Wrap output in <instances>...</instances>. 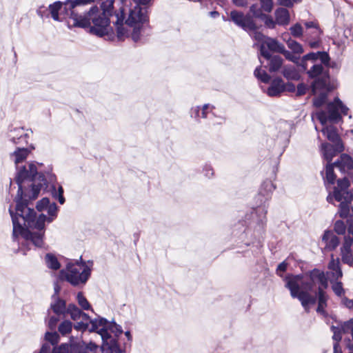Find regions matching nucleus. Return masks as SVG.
<instances>
[{
  "label": "nucleus",
  "mask_w": 353,
  "mask_h": 353,
  "mask_svg": "<svg viewBox=\"0 0 353 353\" xmlns=\"http://www.w3.org/2000/svg\"><path fill=\"white\" fill-rule=\"evenodd\" d=\"M307 61L309 59H305L304 55L300 59L299 57H298L297 62L294 63L298 67L300 68V71L302 73H305L307 75V72H309V69H307Z\"/></svg>",
  "instance_id": "864d4df0"
},
{
  "label": "nucleus",
  "mask_w": 353,
  "mask_h": 353,
  "mask_svg": "<svg viewBox=\"0 0 353 353\" xmlns=\"http://www.w3.org/2000/svg\"><path fill=\"white\" fill-rule=\"evenodd\" d=\"M44 340L47 341L50 345H52L53 347L58 345L60 341L59 334L55 330L53 331H47L44 335Z\"/></svg>",
  "instance_id": "4c0bfd02"
},
{
  "label": "nucleus",
  "mask_w": 353,
  "mask_h": 353,
  "mask_svg": "<svg viewBox=\"0 0 353 353\" xmlns=\"http://www.w3.org/2000/svg\"><path fill=\"white\" fill-rule=\"evenodd\" d=\"M73 327V323L70 320H63L58 326V332L62 336L70 334Z\"/></svg>",
  "instance_id": "a19ab883"
},
{
  "label": "nucleus",
  "mask_w": 353,
  "mask_h": 353,
  "mask_svg": "<svg viewBox=\"0 0 353 353\" xmlns=\"http://www.w3.org/2000/svg\"><path fill=\"white\" fill-rule=\"evenodd\" d=\"M119 12L116 14L117 20L113 22L115 27V41L123 42L125 39L131 38L134 43H138L141 39V32L146 26V23L136 22L133 26L125 23L126 14L125 5L119 4Z\"/></svg>",
  "instance_id": "423d86ee"
},
{
  "label": "nucleus",
  "mask_w": 353,
  "mask_h": 353,
  "mask_svg": "<svg viewBox=\"0 0 353 353\" xmlns=\"http://www.w3.org/2000/svg\"><path fill=\"white\" fill-rule=\"evenodd\" d=\"M57 176L52 172V165H50L46 170H40L34 180L30 181L22 188L21 199L17 192L14 201L16 204L19 202L27 203L28 207L38 198L43 190L44 192H50L53 199L57 200L61 205H63L65 202L64 189L60 184L57 186Z\"/></svg>",
  "instance_id": "f03ea898"
},
{
  "label": "nucleus",
  "mask_w": 353,
  "mask_h": 353,
  "mask_svg": "<svg viewBox=\"0 0 353 353\" xmlns=\"http://www.w3.org/2000/svg\"><path fill=\"white\" fill-rule=\"evenodd\" d=\"M330 272H325L323 270H321L316 268L309 270L306 272L305 275L309 277V279L311 280L312 282H319L321 281L324 276H325L327 274H329Z\"/></svg>",
  "instance_id": "473e14b6"
},
{
  "label": "nucleus",
  "mask_w": 353,
  "mask_h": 353,
  "mask_svg": "<svg viewBox=\"0 0 353 353\" xmlns=\"http://www.w3.org/2000/svg\"><path fill=\"white\" fill-rule=\"evenodd\" d=\"M261 28V26H258L256 24V29L254 30H250V32H253V36H252V38L257 41L258 42H260L261 43H262L263 42H265V41L266 40V37L268 36H265L261 32H259V30Z\"/></svg>",
  "instance_id": "3c124183"
},
{
  "label": "nucleus",
  "mask_w": 353,
  "mask_h": 353,
  "mask_svg": "<svg viewBox=\"0 0 353 353\" xmlns=\"http://www.w3.org/2000/svg\"><path fill=\"white\" fill-rule=\"evenodd\" d=\"M281 73L288 81H299L302 78L300 72L292 65H285Z\"/></svg>",
  "instance_id": "bb28decb"
},
{
  "label": "nucleus",
  "mask_w": 353,
  "mask_h": 353,
  "mask_svg": "<svg viewBox=\"0 0 353 353\" xmlns=\"http://www.w3.org/2000/svg\"><path fill=\"white\" fill-rule=\"evenodd\" d=\"M91 273L92 268L90 266H85L81 272L77 268H74L70 272L62 269L59 272L58 279L62 281H65L71 285L77 287L81 284L85 285L91 276Z\"/></svg>",
  "instance_id": "9d476101"
},
{
  "label": "nucleus",
  "mask_w": 353,
  "mask_h": 353,
  "mask_svg": "<svg viewBox=\"0 0 353 353\" xmlns=\"http://www.w3.org/2000/svg\"><path fill=\"white\" fill-rule=\"evenodd\" d=\"M30 154V150L24 147H17L11 154L14 157V164L16 173L14 181L18 186V196L21 198L22 188L26 185V183L33 181L35 176L39 174L40 170L36 167L35 162H30L28 164V168L26 165H19L20 163L23 162Z\"/></svg>",
  "instance_id": "39448f33"
},
{
  "label": "nucleus",
  "mask_w": 353,
  "mask_h": 353,
  "mask_svg": "<svg viewBox=\"0 0 353 353\" xmlns=\"http://www.w3.org/2000/svg\"><path fill=\"white\" fill-rule=\"evenodd\" d=\"M275 20L277 25L285 26L289 24L290 21V14L289 10L283 7H279L274 11Z\"/></svg>",
  "instance_id": "a878e982"
},
{
  "label": "nucleus",
  "mask_w": 353,
  "mask_h": 353,
  "mask_svg": "<svg viewBox=\"0 0 353 353\" xmlns=\"http://www.w3.org/2000/svg\"><path fill=\"white\" fill-rule=\"evenodd\" d=\"M81 23H85V25L79 28L84 29L89 34L99 38L106 37L105 39L108 41H115L114 29L110 26V18L101 15L97 6L94 5L84 12Z\"/></svg>",
  "instance_id": "20e7f679"
},
{
  "label": "nucleus",
  "mask_w": 353,
  "mask_h": 353,
  "mask_svg": "<svg viewBox=\"0 0 353 353\" xmlns=\"http://www.w3.org/2000/svg\"><path fill=\"white\" fill-rule=\"evenodd\" d=\"M266 90V94L270 97H279L284 92V81L280 77L274 78Z\"/></svg>",
  "instance_id": "5701e85b"
},
{
  "label": "nucleus",
  "mask_w": 353,
  "mask_h": 353,
  "mask_svg": "<svg viewBox=\"0 0 353 353\" xmlns=\"http://www.w3.org/2000/svg\"><path fill=\"white\" fill-rule=\"evenodd\" d=\"M341 330L343 334L350 333L353 332V319L348 321L341 322Z\"/></svg>",
  "instance_id": "5fc2aeb1"
},
{
  "label": "nucleus",
  "mask_w": 353,
  "mask_h": 353,
  "mask_svg": "<svg viewBox=\"0 0 353 353\" xmlns=\"http://www.w3.org/2000/svg\"><path fill=\"white\" fill-rule=\"evenodd\" d=\"M280 54H282L288 61H290L294 63L298 61V57L294 55L292 52L287 50L285 46L281 51Z\"/></svg>",
  "instance_id": "13d9d810"
},
{
  "label": "nucleus",
  "mask_w": 353,
  "mask_h": 353,
  "mask_svg": "<svg viewBox=\"0 0 353 353\" xmlns=\"http://www.w3.org/2000/svg\"><path fill=\"white\" fill-rule=\"evenodd\" d=\"M318 302V305H317V307H316V312L319 313V314H322L323 316H327V312L325 311V308L327 307V301H321V300H317Z\"/></svg>",
  "instance_id": "680f3d73"
},
{
  "label": "nucleus",
  "mask_w": 353,
  "mask_h": 353,
  "mask_svg": "<svg viewBox=\"0 0 353 353\" xmlns=\"http://www.w3.org/2000/svg\"><path fill=\"white\" fill-rule=\"evenodd\" d=\"M347 229L345 222L341 219L336 220L334 223L333 231L338 235H344Z\"/></svg>",
  "instance_id": "c03bdc74"
},
{
  "label": "nucleus",
  "mask_w": 353,
  "mask_h": 353,
  "mask_svg": "<svg viewBox=\"0 0 353 353\" xmlns=\"http://www.w3.org/2000/svg\"><path fill=\"white\" fill-rule=\"evenodd\" d=\"M323 34V30H319V32H314L312 37L313 40L307 41V44L310 48L312 49H316L321 47L322 44L321 35Z\"/></svg>",
  "instance_id": "37998d69"
},
{
  "label": "nucleus",
  "mask_w": 353,
  "mask_h": 353,
  "mask_svg": "<svg viewBox=\"0 0 353 353\" xmlns=\"http://www.w3.org/2000/svg\"><path fill=\"white\" fill-rule=\"evenodd\" d=\"M323 180L326 189L330 188V185H334L336 183V175L330 163L325 165V176H323Z\"/></svg>",
  "instance_id": "c756f323"
},
{
  "label": "nucleus",
  "mask_w": 353,
  "mask_h": 353,
  "mask_svg": "<svg viewBox=\"0 0 353 353\" xmlns=\"http://www.w3.org/2000/svg\"><path fill=\"white\" fill-rule=\"evenodd\" d=\"M102 1L100 3L99 10L100 14L101 15L108 16V17H111L112 16L116 17V14L119 13V8L118 10H115L114 3L116 0H101Z\"/></svg>",
  "instance_id": "393cba45"
},
{
  "label": "nucleus",
  "mask_w": 353,
  "mask_h": 353,
  "mask_svg": "<svg viewBox=\"0 0 353 353\" xmlns=\"http://www.w3.org/2000/svg\"><path fill=\"white\" fill-rule=\"evenodd\" d=\"M332 289L334 294L337 296H342V295L345 293V290L343 287V283L341 281H336L332 285Z\"/></svg>",
  "instance_id": "6e6d98bb"
},
{
  "label": "nucleus",
  "mask_w": 353,
  "mask_h": 353,
  "mask_svg": "<svg viewBox=\"0 0 353 353\" xmlns=\"http://www.w3.org/2000/svg\"><path fill=\"white\" fill-rule=\"evenodd\" d=\"M230 16L232 21L247 32L256 29V23L253 19V14H250V12L244 14L241 11L233 10L230 12Z\"/></svg>",
  "instance_id": "2eb2a0df"
},
{
  "label": "nucleus",
  "mask_w": 353,
  "mask_h": 353,
  "mask_svg": "<svg viewBox=\"0 0 353 353\" xmlns=\"http://www.w3.org/2000/svg\"><path fill=\"white\" fill-rule=\"evenodd\" d=\"M304 278L303 274H288L283 277L285 287L289 290L290 293L301 290L299 282Z\"/></svg>",
  "instance_id": "4be33fe9"
},
{
  "label": "nucleus",
  "mask_w": 353,
  "mask_h": 353,
  "mask_svg": "<svg viewBox=\"0 0 353 353\" xmlns=\"http://www.w3.org/2000/svg\"><path fill=\"white\" fill-rule=\"evenodd\" d=\"M285 34L283 35L284 37ZM283 39L286 41L288 47L292 50L294 54H302L304 52L302 45L298 41L289 38L288 40Z\"/></svg>",
  "instance_id": "e433bc0d"
},
{
  "label": "nucleus",
  "mask_w": 353,
  "mask_h": 353,
  "mask_svg": "<svg viewBox=\"0 0 353 353\" xmlns=\"http://www.w3.org/2000/svg\"><path fill=\"white\" fill-rule=\"evenodd\" d=\"M288 267V263H287L286 260H285V261H282L281 263H280L277 265V268L276 269V274L283 279V277L285 276H283V274L287 271Z\"/></svg>",
  "instance_id": "bf43d9fd"
},
{
  "label": "nucleus",
  "mask_w": 353,
  "mask_h": 353,
  "mask_svg": "<svg viewBox=\"0 0 353 353\" xmlns=\"http://www.w3.org/2000/svg\"><path fill=\"white\" fill-rule=\"evenodd\" d=\"M126 344L122 348L116 340H112L110 344L105 345V353H124Z\"/></svg>",
  "instance_id": "ea45409f"
},
{
  "label": "nucleus",
  "mask_w": 353,
  "mask_h": 353,
  "mask_svg": "<svg viewBox=\"0 0 353 353\" xmlns=\"http://www.w3.org/2000/svg\"><path fill=\"white\" fill-rule=\"evenodd\" d=\"M23 221L32 230H46V222L50 223L55 220L57 216L46 215L41 213L37 216V212L29 205L24 212Z\"/></svg>",
  "instance_id": "9b49d317"
},
{
  "label": "nucleus",
  "mask_w": 353,
  "mask_h": 353,
  "mask_svg": "<svg viewBox=\"0 0 353 353\" xmlns=\"http://www.w3.org/2000/svg\"><path fill=\"white\" fill-rule=\"evenodd\" d=\"M260 56L269 61L268 71L270 73H274L279 71L281 68L283 59L279 55H273L267 50L263 44L259 46Z\"/></svg>",
  "instance_id": "dca6fc26"
},
{
  "label": "nucleus",
  "mask_w": 353,
  "mask_h": 353,
  "mask_svg": "<svg viewBox=\"0 0 353 353\" xmlns=\"http://www.w3.org/2000/svg\"><path fill=\"white\" fill-rule=\"evenodd\" d=\"M63 5L66 6L70 12L69 18L72 21V23H71L72 28L84 26L85 25V23H81L82 19L84 17V12L82 14H79L75 10L77 6H74L72 0L63 1Z\"/></svg>",
  "instance_id": "6ab92c4d"
},
{
  "label": "nucleus",
  "mask_w": 353,
  "mask_h": 353,
  "mask_svg": "<svg viewBox=\"0 0 353 353\" xmlns=\"http://www.w3.org/2000/svg\"><path fill=\"white\" fill-rule=\"evenodd\" d=\"M321 148L323 158L327 161V163H330L334 157L345 150V145L341 144L335 145L327 142H323L321 145Z\"/></svg>",
  "instance_id": "f3484780"
},
{
  "label": "nucleus",
  "mask_w": 353,
  "mask_h": 353,
  "mask_svg": "<svg viewBox=\"0 0 353 353\" xmlns=\"http://www.w3.org/2000/svg\"><path fill=\"white\" fill-rule=\"evenodd\" d=\"M88 323L89 325H91L90 327H88L89 332H94L101 336L102 344L100 349L101 352H104L105 345H108L107 340L111 338L110 333L107 332V329L105 327V325L108 323V320L105 317L97 315V318L90 319Z\"/></svg>",
  "instance_id": "f8f14e48"
},
{
  "label": "nucleus",
  "mask_w": 353,
  "mask_h": 353,
  "mask_svg": "<svg viewBox=\"0 0 353 353\" xmlns=\"http://www.w3.org/2000/svg\"><path fill=\"white\" fill-rule=\"evenodd\" d=\"M275 189L276 186L273 182L270 179H266L262 183L259 190L264 193L265 195H268V196L271 198L272 194Z\"/></svg>",
  "instance_id": "58836bf2"
},
{
  "label": "nucleus",
  "mask_w": 353,
  "mask_h": 353,
  "mask_svg": "<svg viewBox=\"0 0 353 353\" xmlns=\"http://www.w3.org/2000/svg\"><path fill=\"white\" fill-rule=\"evenodd\" d=\"M290 296L293 299H297L301 302L305 311L307 313L310 312V306L316 303V296H314L308 292H303L301 290L292 292V293H290Z\"/></svg>",
  "instance_id": "a211bd4d"
},
{
  "label": "nucleus",
  "mask_w": 353,
  "mask_h": 353,
  "mask_svg": "<svg viewBox=\"0 0 353 353\" xmlns=\"http://www.w3.org/2000/svg\"><path fill=\"white\" fill-rule=\"evenodd\" d=\"M261 44H263L267 50L270 52L280 53L284 47V46L276 39L272 38L270 37H267L265 42H263Z\"/></svg>",
  "instance_id": "cd10ccee"
},
{
  "label": "nucleus",
  "mask_w": 353,
  "mask_h": 353,
  "mask_svg": "<svg viewBox=\"0 0 353 353\" xmlns=\"http://www.w3.org/2000/svg\"><path fill=\"white\" fill-rule=\"evenodd\" d=\"M77 300L78 304L80 305L83 310H91L92 312H94L92 305H90L88 299L85 298V296L83 295L82 292H79L77 293Z\"/></svg>",
  "instance_id": "79ce46f5"
},
{
  "label": "nucleus",
  "mask_w": 353,
  "mask_h": 353,
  "mask_svg": "<svg viewBox=\"0 0 353 353\" xmlns=\"http://www.w3.org/2000/svg\"><path fill=\"white\" fill-rule=\"evenodd\" d=\"M59 210V207L57 205L55 202L50 203L49 207L46 209L48 212V215L50 216H58V211Z\"/></svg>",
  "instance_id": "69168bd1"
},
{
  "label": "nucleus",
  "mask_w": 353,
  "mask_h": 353,
  "mask_svg": "<svg viewBox=\"0 0 353 353\" xmlns=\"http://www.w3.org/2000/svg\"><path fill=\"white\" fill-rule=\"evenodd\" d=\"M339 159L346 168L353 170V158L350 154L342 153Z\"/></svg>",
  "instance_id": "a18cd8bd"
},
{
  "label": "nucleus",
  "mask_w": 353,
  "mask_h": 353,
  "mask_svg": "<svg viewBox=\"0 0 353 353\" xmlns=\"http://www.w3.org/2000/svg\"><path fill=\"white\" fill-rule=\"evenodd\" d=\"M254 75L259 81L264 83H269L272 81L271 76L266 71L262 70L261 66L256 68Z\"/></svg>",
  "instance_id": "c9c22d12"
},
{
  "label": "nucleus",
  "mask_w": 353,
  "mask_h": 353,
  "mask_svg": "<svg viewBox=\"0 0 353 353\" xmlns=\"http://www.w3.org/2000/svg\"><path fill=\"white\" fill-rule=\"evenodd\" d=\"M45 263L50 270L57 271L60 269L61 265L56 255L53 253L48 252L45 255Z\"/></svg>",
  "instance_id": "7c9ffc66"
},
{
  "label": "nucleus",
  "mask_w": 353,
  "mask_h": 353,
  "mask_svg": "<svg viewBox=\"0 0 353 353\" xmlns=\"http://www.w3.org/2000/svg\"><path fill=\"white\" fill-rule=\"evenodd\" d=\"M328 269L331 270L332 272L335 271L336 270L340 269L341 265L339 259L337 258L336 260L334 259L333 255H332V259L328 263L327 265Z\"/></svg>",
  "instance_id": "774afa93"
},
{
  "label": "nucleus",
  "mask_w": 353,
  "mask_h": 353,
  "mask_svg": "<svg viewBox=\"0 0 353 353\" xmlns=\"http://www.w3.org/2000/svg\"><path fill=\"white\" fill-rule=\"evenodd\" d=\"M348 111L349 108L336 97L327 103L325 110H321L316 112V118L322 125H325L327 122L337 124L343 121V116L347 115Z\"/></svg>",
  "instance_id": "6e6552de"
},
{
  "label": "nucleus",
  "mask_w": 353,
  "mask_h": 353,
  "mask_svg": "<svg viewBox=\"0 0 353 353\" xmlns=\"http://www.w3.org/2000/svg\"><path fill=\"white\" fill-rule=\"evenodd\" d=\"M305 59L313 63L312 66L309 69L307 72L308 79H315L313 85L315 84H322L325 83L324 79L335 81L332 78L330 72L327 68L323 67L322 63H326L330 60V54L327 51L310 52L304 55Z\"/></svg>",
  "instance_id": "0eeeda50"
},
{
  "label": "nucleus",
  "mask_w": 353,
  "mask_h": 353,
  "mask_svg": "<svg viewBox=\"0 0 353 353\" xmlns=\"http://www.w3.org/2000/svg\"><path fill=\"white\" fill-rule=\"evenodd\" d=\"M291 34L295 38H300L303 36V29L301 23H296L290 28Z\"/></svg>",
  "instance_id": "09e8293b"
},
{
  "label": "nucleus",
  "mask_w": 353,
  "mask_h": 353,
  "mask_svg": "<svg viewBox=\"0 0 353 353\" xmlns=\"http://www.w3.org/2000/svg\"><path fill=\"white\" fill-rule=\"evenodd\" d=\"M63 5L66 6L70 12L69 18L72 21V23H71L72 28L84 26L85 25V23H81L82 19L84 17V12L82 14H79L75 10L77 6H74L72 0L63 1Z\"/></svg>",
  "instance_id": "aec40b11"
},
{
  "label": "nucleus",
  "mask_w": 353,
  "mask_h": 353,
  "mask_svg": "<svg viewBox=\"0 0 353 353\" xmlns=\"http://www.w3.org/2000/svg\"><path fill=\"white\" fill-rule=\"evenodd\" d=\"M107 332L110 333L111 338L107 340L108 344H110L112 340H116L117 343H119V337L123 332V330L120 325H116V326L108 327L107 329Z\"/></svg>",
  "instance_id": "f704fd0d"
},
{
  "label": "nucleus",
  "mask_w": 353,
  "mask_h": 353,
  "mask_svg": "<svg viewBox=\"0 0 353 353\" xmlns=\"http://www.w3.org/2000/svg\"><path fill=\"white\" fill-rule=\"evenodd\" d=\"M49 205H50V199L48 197H43L37 202L35 208L38 212H43L46 210Z\"/></svg>",
  "instance_id": "de8ad7c7"
},
{
  "label": "nucleus",
  "mask_w": 353,
  "mask_h": 353,
  "mask_svg": "<svg viewBox=\"0 0 353 353\" xmlns=\"http://www.w3.org/2000/svg\"><path fill=\"white\" fill-rule=\"evenodd\" d=\"M69 345L61 343L52 347L51 353H68Z\"/></svg>",
  "instance_id": "e2e57ef3"
},
{
  "label": "nucleus",
  "mask_w": 353,
  "mask_h": 353,
  "mask_svg": "<svg viewBox=\"0 0 353 353\" xmlns=\"http://www.w3.org/2000/svg\"><path fill=\"white\" fill-rule=\"evenodd\" d=\"M312 82L310 85H307L303 82L299 83L296 86V97H299L305 95L309 90L311 91L312 94L315 95L317 94L320 89H326L327 91H333L336 89L334 82L325 79V83L313 85L314 82L316 81L315 79H310Z\"/></svg>",
  "instance_id": "4468645a"
},
{
  "label": "nucleus",
  "mask_w": 353,
  "mask_h": 353,
  "mask_svg": "<svg viewBox=\"0 0 353 353\" xmlns=\"http://www.w3.org/2000/svg\"><path fill=\"white\" fill-rule=\"evenodd\" d=\"M135 6L130 8L125 21L126 24L133 26L136 22L146 23V26L150 28L149 8L154 0H133Z\"/></svg>",
  "instance_id": "1a4fd4ad"
},
{
  "label": "nucleus",
  "mask_w": 353,
  "mask_h": 353,
  "mask_svg": "<svg viewBox=\"0 0 353 353\" xmlns=\"http://www.w3.org/2000/svg\"><path fill=\"white\" fill-rule=\"evenodd\" d=\"M89 323L85 322L83 321H80L73 324V327L78 332H81L82 333L88 330Z\"/></svg>",
  "instance_id": "052dcab7"
},
{
  "label": "nucleus",
  "mask_w": 353,
  "mask_h": 353,
  "mask_svg": "<svg viewBox=\"0 0 353 353\" xmlns=\"http://www.w3.org/2000/svg\"><path fill=\"white\" fill-rule=\"evenodd\" d=\"M54 300V301L50 304V309L57 316L65 315L66 301L59 296H57Z\"/></svg>",
  "instance_id": "c85d7f7f"
},
{
  "label": "nucleus",
  "mask_w": 353,
  "mask_h": 353,
  "mask_svg": "<svg viewBox=\"0 0 353 353\" xmlns=\"http://www.w3.org/2000/svg\"><path fill=\"white\" fill-rule=\"evenodd\" d=\"M336 181L338 189L343 190V192L348 190L351 183L347 177L344 176L342 179H339Z\"/></svg>",
  "instance_id": "8fccbe9b"
},
{
  "label": "nucleus",
  "mask_w": 353,
  "mask_h": 353,
  "mask_svg": "<svg viewBox=\"0 0 353 353\" xmlns=\"http://www.w3.org/2000/svg\"><path fill=\"white\" fill-rule=\"evenodd\" d=\"M321 91L318 97H315L312 100L313 105L316 108L322 107L327 101V95L332 91H327L326 89H320Z\"/></svg>",
  "instance_id": "72a5a7b5"
},
{
  "label": "nucleus",
  "mask_w": 353,
  "mask_h": 353,
  "mask_svg": "<svg viewBox=\"0 0 353 353\" xmlns=\"http://www.w3.org/2000/svg\"><path fill=\"white\" fill-rule=\"evenodd\" d=\"M321 130L323 135L325 136L328 141L332 143V145H344L336 127L333 124L323 125Z\"/></svg>",
  "instance_id": "412c9836"
},
{
  "label": "nucleus",
  "mask_w": 353,
  "mask_h": 353,
  "mask_svg": "<svg viewBox=\"0 0 353 353\" xmlns=\"http://www.w3.org/2000/svg\"><path fill=\"white\" fill-rule=\"evenodd\" d=\"M259 19L262 21H263L265 26L270 29H274L275 28L276 23V20L274 21L272 17L270 15H268L263 12H261L260 10L255 11L254 12L253 19Z\"/></svg>",
  "instance_id": "2f4dec72"
},
{
  "label": "nucleus",
  "mask_w": 353,
  "mask_h": 353,
  "mask_svg": "<svg viewBox=\"0 0 353 353\" xmlns=\"http://www.w3.org/2000/svg\"><path fill=\"white\" fill-rule=\"evenodd\" d=\"M49 12L52 19L58 22L64 23V24L72 30L71 19L69 18L70 12L66 7L63 5V1H56L54 3L49 5Z\"/></svg>",
  "instance_id": "ddd939ff"
},
{
  "label": "nucleus",
  "mask_w": 353,
  "mask_h": 353,
  "mask_svg": "<svg viewBox=\"0 0 353 353\" xmlns=\"http://www.w3.org/2000/svg\"><path fill=\"white\" fill-rule=\"evenodd\" d=\"M301 0H277V3L285 8H292L294 3H299Z\"/></svg>",
  "instance_id": "338daca9"
},
{
  "label": "nucleus",
  "mask_w": 353,
  "mask_h": 353,
  "mask_svg": "<svg viewBox=\"0 0 353 353\" xmlns=\"http://www.w3.org/2000/svg\"><path fill=\"white\" fill-rule=\"evenodd\" d=\"M338 214L341 219H346L350 216V205L341 202L339 205Z\"/></svg>",
  "instance_id": "49530a36"
},
{
  "label": "nucleus",
  "mask_w": 353,
  "mask_h": 353,
  "mask_svg": "<svg viewBox=\"0 0 353 353\" xmlns=\"http://www.w3.org/2000/svg\"><path fill=\"white\" fill-rule=\"evenodd\" d=\"M37 14L42 19L49 18V17L50 16L49 12V7L46 8L45 6H39L37 10Z\"/></svg>",
  "instance_id": "0e129e2a"
},
{
  "label": "nucleus",
  "mask_w": 353,
  "mask_h": 353,
  "mask_svg": "<svg viewBox=\"0 0 353 353\" xmlns=\"http://www.w3.org/2000/svg\"><path fill=\"white\" fill-rule=\"evenodd\" d=\"M27 203L19 202L13 208L12 204L10 205L8 212L11 217L12 223V238L15 240L21 235L26 241H30L37 248H42L43 245V239L45 230H37L32 232L29 227L23 221L24 212L26 210Z\"/></svg>",
  "instance_id": "7ed1b4c3"
},
{
  "label": "nucleus",
  "mask_w": 353,
  "mask_h": 353,
  "mask_svg": "<svg viewBox=\"0 0 353 353\" xmlns=\"http://www.w3.org/2000/svg\"><path fill=\"white\" fill-rule=\"evenodd\" d=\"M189 114L191 118L194 119L196 121L200 122L201 117V106L196 105L190 108Z\"/></svg>",
  "instance_id": "4d7b16f0"
},
{
  "label": "nucleus",
  "mask_w": 353,
  "mask_h": 353,
  "mask_svg": "<svg viewBox=\"0 0 353 353\" xmlns=\"http://www.w3.org/2000/svg\"><path fill=\"white\" fill-rule=\"evenodd\" d=\"M322 241L326 243L325 248L330 251L334 250L340 243L339 238L333 234L331 230H325L322 236Z\"/></svg>",
  "instance_id": "b1692460"
},
{
  "label": "nucleus",
  "mask_w": 353,
  "mask_h": 353,
  "mask_svg": "<svg viewBox=\"0 0 353 353\" xmlns=\"http://www.w3.org/2000/svg\"><path fill=\"white\" fill-rule=\"evenodd\" d=\"M353 244V238L350 235H346L344 236V242L342 248H341V252H352L351 246Z\"/></svg>",
  "instance_id": "603ef678"
},
{
  "label": "nucleus",
  "mask_w": 353,
  "mask_h": 353,
  "mask_svg": "<svg viewBox=\"0 0 353 353\" xmlns=\"http://www.w3.org/2000/svg\"><path fill=\"white\" fill-rule=\"evenodd\" d=\"M271 198L260 190L254 197L256 207L250 213L234 223L232 227V236L237 243L250 246L264 239L267 222L268 206L265 203Z\"/></svg>",
  "instance_id": "f257e3e1"
}]
</instances>
